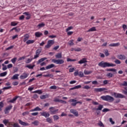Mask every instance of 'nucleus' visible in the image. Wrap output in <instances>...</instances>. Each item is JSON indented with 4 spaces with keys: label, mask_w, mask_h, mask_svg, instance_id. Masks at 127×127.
Here are the masks:
<instances>
[{
    "label": "nucleus",
    "mask_w": 127,
    "mask_h": 127,
    "mask_svg": "<svg viewBox=\"0 0 127 127\" xmlns=\"http://www.w3.org/2000/svg\"><path fill=\"white\" fill-rule=\"evenodd\" d=\"M98 66H99V67H102V68H106V67H116V64H110L108 62L102 61L98 64Z\"/></svg>",
    "instance_id": "1"
},
{
    "label": "nucleus",
    "mask_w": 127,
    "mask_h": 127,
    "mask_svg": "<svg viewBox=\"0 0 127 127\" xmlns=\"http://www.w3.org/2000/svg\"><path fill=\"white\" fill-rule=\"evenodd\" d=\"M101 99H102L104 101H107V102H114V97L110 95L101 96Z\"/></svg>",
    "instance_id": "2"
},
{
    "label": "nucleus",
    "mask_w": 127,
    "mask_h": 127,
    "mask_svg": "<svg viewBox=\"0 0 127 127\" xmlns=\"http://www.w3.org/2000/svg\"><path fill=\"white\" fill-rule=\"evenodd\" d=\"M52 62H53V63H56V64H63L64 63V61L63 60H56V59H53L52 60Z\"/></svg>",
    "instance_id": "3"
},
{
    "label": "nucleus",
    "mask_w": 127,
    "mask_h": 127,
    "mask_svg": "<svg viewBox=\"0 0 127 127\" xmlns=\"http://www.w3.org/2000/svg\"><path fill=\"white\" fill-rule=\"evenodd\" d=\"M54 44V40H49L48 41L47 45L45 46V48H50Z\"/></svg>",
    "instance_id": "4"
},
{
    "label": "nucleus",
    "mask_w": 127,
    "mask_h": 127,
    "mask_svg": "<svg viewBox=\"0 0 127 127\" xmlns=\"http://www.w3.org/2000/svg\"><path fill=\"white\" fill-rule=\"evenodd\" d=\"M41 51H42V50L41 49H39L36 51V55L34 56V59H37V58H38L39 57V55H40V53H41Z\"/></svg>",
    "instance_id": "5"
},
{
    "label": "nucleus",
    "mask_w": 127,
    "mask_h": 127,
    "mask_svg": "<svg viewBox=\"0 0 127 127\" xmlns=\"http://www.w3.org/2000/svg\"><path fill=\"white\" fill-rule=\"evenodd\" d=\"M49 110L51 112V114L52 115H55V114H56V113H57V112H58V109H56L55 110V108L53 107H51L49 108Z\"/></svg>",
    "instance_id": "6"
},
{
    "label": "nucleus",
    "mask_w": 127,
    "mask_h": 127,
    "mask_svg": "<svg viewBox=\"0 0 127 127\" xmlns=\"http://www.w3.org/2000/svg\"><path fill=\"white\" fill-rule=\"evenodd\" d=\"M69 103H73L71 104V106H73V107H75V106L77 105V100H75L74 99H71L68 101Z\"/></svg>",
    "instance_id": "7"
},
{
    "label": "nucleus",
    "mask_w": 127,
    "mask_h": 127,
    "mask_svg": "<svg viewBox=\"0 0 127 127\" xmlns=\"http://www.w3.org/2000/svg\"><path fill=\"white\" fill-rule=\"evenodd\" d=\"M12 108V106L10 105L5 108V109L4 111L5 115H6L7 114H8L9 113V111H10V110H11Z\"/></svg>",
    "instance_id": "8"
},
{
    "label": "nucleus",
    "mask_w": 127,
    "mask_h": 127,
    "mask_svg": "<svg viewBox=\"0 0 127 127\" xmlns=\"http://www.w3.org/2000/svg\"><path fill=\"white\" fill-rule=\"evenodd\" d=\"M108 90L106 88H95L94 89L95 92H103V91H107Z\"/></svg>",
    "instance_id": "9"
},
{
    "label": "nucleus",
    "mask_w": 127,
    "mask_h": 127,
    "mask_svg": "<svg viewBox=\"0 0 127 127\" xmlns=\"http://www.w3.org/2000/svg\"><path fill=\"white\" fill-rule=\"evenodd\" d=\"M117 58L118 59H120V60H125L126 59V56L124 55H119L117 56Z\"/></svg>",
    "instance_id": "10"
},
{
    "label": "nucleus",
    "mask_w": 127,
    "mask_h": 127,
    "mask_svg": "<svg viewBox=\"0 0 127 127\" xmlns=\"http://www.w3.org/2000/svg\"><path fill=\"white\" fill-rule=\"evenodd\" d=\"M18 122H19V124H20V125H21V126H29V124L27 123H25L21 121V120H18Z\"/></svg>",
    "instance_id": "11"
},
{
    "label": "nucleus",
    "mask_w": 127,
    "mask_h": 127,
    "mask_svg": "<svg viewBox=\"0 0 127 127\" xmlns=\"http://www.w3.org/2000/svg\"><path fill=\"white\" fill-rule=\"evenodd\" d=\"M70 113L71 114H73L75 117H78L79 116V114L78 113V111H77L76 110L71 109L70 110Z\"/></svg>",
    "instance_id": "12"
},
{
    "label": "nucleus",
    "mask_w": 127,
    "mask_h": 127,
    "mask_svg": "<svg viewBox=\"0 0 127 127\" xmlns=\"http://www.w3.org/2000/svg\"><path fill=\"white\" fill-rule=\"evenodd\" d=\"M28 75H29V74L24 72L23 73L22 75H20V78L22 79H26V78H27V77H28Z\"/></svg>",
    "instance_id": "13"
},
{
    "label": "nucleus",
    "mask_w": 127,
    "mask_h": 127,
    "mask_svg": "<svg viewBox=\"0 0 127 127\" xmlns=\"http://www.w3.org/2000/svg\"><path fill=\"white\" fill-rule=\"evenodd\" d=\"M107 72H114V74H117V69L114 68H107L106 69Z\"/></svg>",
    "instance_id": "14"
},
{
    "label": "nucleus",
    "mask_w": 127,
    "mask_h": 127,
    "mask_svg": "<svg viewBox=\"0 0 127 127\" xmlns=\"http://www.w3.org/2000/svg\"><path fill=\"white\" fill-rule=\"evenodd\" d=\"M41 116H42L43 117H45V118H48L50 116V114L49 113L45 112L43 113H41Z\"/></svg>",
    "instance_id": "15"
},
{
    "label": "nucleus",
    "mask_w": 127,
    "mask_h": 127,
    "mask_svg": "<svg viewBox=\"0 0 127 127\" xmlns=\"http://www.w3.org/2000/svg\"><path fill=\"white\" fill-rule=\"evenodd\" d=\"M114 96L116 98H125V96H124L121 94H118V93H114Z\"/></svg>",
    "instance_id": "16"
},
{
    "label": "nucleus",
    "mask_w": 127,
    "mask_h": 127,
    "mask_svg": "<svg viewBox=\"0 0 127 127\" xmlns=\"http://www.w3.org/2000/svg\"><path fill=\"white\" fill-rule=\"evenodd\" d=\"M120 43H113L109 45V46L110 47H118V46H120Z\"/></svg>",
    "instance_id": "17"
},
{
    "label": "nucleus",
    "mask_w": 127,
    "mask_h": 127,
    "mask_svg": "<svg viewBox=\"0 0 127 127\" xmlns=\"http://www.w3.org/2000/svg\"><path fill=\"white\" fill-rule=\"evenodd\" d=\"M87 59L83 58L82 60L78 62L79 64H83L84 63H87Z\"/></svg>",
    "instance_id": "18"
},
{
    "label": "nucleus",
    "mask_w": 127,
    "mask_h": 127,
    "mask_svg": "<svg viewBox=\"0 0 127 127\" xmlns=\"http://www.w3.org/2000/svg\"><path fill=\"white\" fill-rule=\"evenodd\" d=\"M54 67H55V65L54 64H49V65H47L46 67V69L47 70H48L49 69H51V68H54Z\"/></svg>",
    "instance_id": "19"
},
{
    "label": "nucleus",
    "mask_w": 127,
    "mask_h": 127,
    "mask_svg": "<svg viewBox=\"0 0 127 127\" xmlns=\"http://www.w3.org/2000/svg\"><path fill=\"white\" fill-rule=\"evenodd\" d=\"M45 26V24L44 23H41L39 24L37 26V27L38 28V29H40V28L42 27H44Z\"/></svg>",
    "instance_id": "20"
},
{
    "label": "nucleus",
    "mask_w": 127,
    "mask_h": 127,
    "mask_svg": "<svg viewBox=\"0 0 127 127\" xmlns=\"http://www.w3.org/2000/svg\"><path fill=\"white\" fill-rule=\"evenodd\" d=\"M29 38V35L27 34L24 36L23 42H26L27 40H28Z\"/></svg>",
    "instance_id": "21"
},
{
    "label": "nucleus",
    "mask_w": 127,
    "mask_h": 127,
    "mask_svg": "<svg viewBox=\"0 0 127 127\" xmlns=\"http://www.w3.org/2000/svg\"><path fill=\"white\" fill-rule=\"evenodd\" d=\"M47 59V58H43L42 59H40L38 62L37 63V64H40V63H41L42 62H43V61H45V60H46Z\"/></svg>",
    "instance_id": "22"
},
{
    "label": "nucleus",
    "mask_w": 127,
    "mask_h": 127,
    "mask_svg": "<svg viewBox=\"0 0 127 127\" xmlns=\"http://www.w3.org/2000/svg\"><path fill=\"white\" fill-rule=\"evenodd\" d=\"M81 85H76L75 86H74V87H72L71 88H70V90H76V89H80V88H81Z\"/></svg>",
    "instance_id": "23"
},
{
    "label": "nucleus",
    "mask_w": 127,
    "mask_h": 127,
    "mask_svg": "<svg viewBox=\"0 0 127 127\" xmlns=\"http://www.w3.org/2000/svg\"><path fill=\"white\" fill-rule=\"evenodd\" d=\"M18 76H19V74H15L11 77V79L12 80H17L18 79Z\"/></svg>",
    "instance_id": "24"
},
{
    "label": "nucleus",
    "mask_w": 127,
    "mask_h": 127,
    "mask_svg": "<svg viewBox=\"0 0 127 127\" xmlns=\"http://www.w3.org/2000/svg\"><path fill=\"white\" fill-rule=\"evenodd\" d=\"M104 108L103 105L99 104L98 108L96 109V111H102V109Z\"/></svg>",
    "instance_id": "25"
},
{
    "label": "nucleus",
    "mask_w": 127,
    "mask_h": 127,
    "mask_svg": "<svg viewBox=\"0 0 127 127\" xmlns=\"http://www.w3.org/2000/svg\"><path fill=\"white\" fill-rule=\"evenodd\" d=\"M106 76L108 77V78H112L114 77V74L112 72H108Z\"/></svg>",
    "instance_id": "26"
},
{
    "label": "nucleus",
    "mask_w": 127,
    "mask_h": 127,
    "mask_svg": "<svg viewBox=\"0 0 127 127\" xmlns=\"http://www.w3.org/2000/svg\"><path fill=\"white\" fill-rule=\"evenodd\" d=\"M35 35L36 37H40V36L42 35V33L39 32H37L35 33Z\"/></svg>",
    "instance_id": "27"
},
{
    "label": "nucleus",
    "mask_w": 127,
    "mask_h": 127,
    "mask_svg": "<svg viewBox=\"0 0 127 127\" xmlns=\"http://www.w3.org/2000/svg\"><path fill=\"white\" fill-rule=\"evenodd\" d=\"M26 44H32V43H34V40H28L26 42Z\"/></svg>",
    "instance_id": "28"
},
{
    "label": "nucleus",
    "mask_w": 127,
    "mask_h": 127,
    "mask_svg": "<svg viewBox=\"0 0 127 127\" xmlns=\"http://www.w3.org/2000/svg\"><path fill=\"white\" fill-rule=\"evenodd\" d=\"M97 30L96 29L95 27H93L89 29L88 31H87V32H91V31H96Z\"/></svg>",
    "instance_id": "29"
},
{
    "label": "nucleus",
    "mask_w": 127,
    "mask_h": 127,
    "mask_svg": "<svg viewBox=\"0 0 127 127\" xmlns=\"http://www.w3.org/2000/svg\"><path fill=\"white\" fill-rule=\"evenodd\" d=\"M56 58H58L59 59H60L61 58H62V54L61 53H58L56 55Z\"/></svg>",
    "instance_id": "30"
},
{
    "label": "nucleus",
    "mask_w": 127,
    "mask_h": 127,
    "mask_svg": "<svg viewBox=\"0 0 127 127\" xmlns=\"http://www.w3.org/2000/svg\"><path fill=\"white\" fill-rule=\"evenodd\" d=\"M7 74V72L6 71L2 72L0 73V77H4V76H6Z\"/></svg>",
    "instance_id": "31"
},
{
    "label": "nucleus",
    "mask_w": 127,
    "mask_h": 127,
    "mask_svg": "<svg viewBox=\"0 0 127 127\" xmlns=\"http://www.w3.org/2000/svg\"><path fill=\"white\" fill-rule=\"evenodd\" d=\"M36 111H41V109L39 108L38 107H37L35 109L31 110V112H36Z\"/></svg>",
    "instance_id": "32"
},
{
    "label": "nucleus",
    "mask_w": 127,
    "mask_h": 127,
    "mask_svg": "<svg viewBox=\"0 0 127 127\" xmlns=\"http://www.w3.org/2000/svg\"><path fill=\"white\" fill-rule=\"evenodd\" d=\"M17 98H18V97H14L12 100H10L9 102L10 103H14V102H15L16 101V100H17Z\"/></svg>",
    "instance_id": "33"
},
{
    "label": "nucleus",
    "mask_w": 127,
    "mask_h": 127,
    "mask_svg": "<svg viewBox=\"0 0 127 127\" xmlns=\"http://www.w3.org/2000/svg\"><path fill=\"white\" fill-rule=\"evenodd\" d=\"M35 66V65H31V64H29V65H26V67L27 68H29V69H33Z\"/></svg>",
    "instance_id": "34"
},
{
    "label": "nucleus",
    "mask_w": 127,
    "mask_h": 127,
    "mask_svg": "<svg viewBox=\"0 0 127 127\" xmlns=\"http://www.w3.org/2000/svg\"><path fill=\"white\" fill-rule=\"evenodd\" d=\"M9 122V121H8V120L6 119L4 120L2 122L3 124H4V125H5V126H6V125H7V124H8Z\"/></svg>",
    "instance_id": "35"
},
{
    "label": "nucleus",
    "mask_w": 127,
    "mask_h": 127,
    "mask_svg": "<svg viewBox=\"0 0 127 127\" xmlns=\"http://www.w3.org/2000/svg\"><path fill=\"white\" fill-rule=\"evenodd\" d=\"M32 125H34V126H38V125H39V122L35 121L34 122H32Z\"/></svg>",
    "instance_id": "36"
},
{
    "label": "nucleus",
    "mask_w": 127,
    "mask_h": 127,
    "mask_svg": "<svg viewBox=\"0 0 127 127\" xmlns=\"http://www.w3.org/2000/svg\"><path fill=\"white\" fill-rule=\"evenodd\" d=\"M68 44H69V45H74V40H70L68 43Z\"/></svg>",
    "instance_id": "37"
},
{
    "label": "nucleus",
    "mask_w": 127,
    "mask_h": 127,
    "mask_svg": "<svg viewBox=\"0 0 127 127\" xmlns=\"http://www.w3.org/2000/svg\"><path fill=\"white\" fill-rule=\"evenodd\" d=\"M53 118L54 121H58V120H59V116L57 115H55L53 116Z\"/></svg>",
    "instance_id": "38"
},
{
    "label": "nucleus",
    "mask_w": 127,
    "mask_h": 127,
    "mask_svg": "<svg viewBox=\"0 0 127 127\" xmlns=\"http://www.w3.org/2000/svg\"><path fill=\"white\" fill-rule=\"evenodd\" d=\"M46 121L48 123H49V124H52V119H51L50 118H47Z\"/></svg>",
    "instance_id": "39"
},
{
    "label": "nucleus",
    "mask_w": 127,
    "mask_h": 127,
    "mask_svg": "<svg viewBox=\"0 0 127 127\" xmlns=\"http://www.w3.org/2000/svg\"><path fill=\"white\" fill-rule=\"evenodd\" d=\"M44 77H50V78H52L53 77V74H45L43 75Z\"/></svg>",
    "instance_id": "40"
},
{
    "label": "nucleus",
    "mask_w": 127,
    "mask_h": 127,
    "mask_svg": "<svg viewBox=\"0 0 127 127\" xmlns=\"http://www.w3.org/2000/svg\"><path fill=\"white\" fill-rule=\"evenodd\" d=\"M33 93H37L38 94L41 95L42 94V91H41V90H36L34 91Z\"/></svg>",
    "instance_id": "41"
},
{
    "label": "nucleus",
    "mask_w": 127,
    "mask_h": 127,
    "mask_svg": "<svg viewBox=\"0 0 127 127\" xmlns=\"http://www.w3.org/2000/svg\"><path fill=\"white\" fill-rule=\"evenodd\" d=\"M98 125V126H99V127H105V126L104 125V124H103V123L101 121H100L99 122Z\"/></svg>",
    "instance_id": "42"
},
{
    "label": "nucleus",
    "mask_w": 127,
    "mask_h": 127,
    "mask_svg": "<svg viewBox=\"0 0 127 127\" xmlns=\"http://www.w3.org/2000/svg\"><path fill=\"white\" fill-rule=\"evenodd\" d=\"M116 64H121V62L119 60L116 59L114 61Z\"/></svg>",
    "instance_id": "43"
},
{
    "label": "nucleus",
    "mask_w": 127,
    "mask_h": 127,
    "mask_svg": "<svg viewBox=\"0 0 127 127\" xmlns=\"http://www.w3.org/2000/svg\"><path fill=\"white\" fill-rule=\"evenodd\" d=\"M17 59L16 58H14L13 59H12L11 61L12 62V63H13V64H14L15 63V62H16V60Z\"/></svg>",
    "instance_id": "44"
},
{
    "label": "nucleus",
    "mask_w": 127,
    "mask_h": 127,
    "mask_svg": "<svg viewBox=\"0 0 127 127\" xmlns=\"http://www.w3.org/2000/svg\"><path fill=\"white\" fill-rule=\"evenodd\" d=\"M103 113H107V112H110V109L108 108H105L102 110Z\"/></svg>",
    "instance_id": "45"
},
{
    "label": "nucleus",
    "mask_w": 127,
    "mask_h": 127,
    "mask_svg": "<svg viewBox=\"0 0 127 127\" xmlns=\"http://www.w3.org/2000/svg\"><path fill=\"white\" fill-rule=\"evenodd\" d=\"M104 54L106 56H109V55H110V54L109 53V51L107 50H105Z\"/></svg>",
    "instance_id": "46"
},
{
    "label": "nucleus",
    "mask_w": 127,
    "mask_h": 127,
    "mask_svg": "<svg viewBox=\"0 0 127 127\" xmlns=\"http://www.w3.org/2000/svg\"><path fill=\"white\" fill-rule=\"evenodd\" d=\"M84 73L85 75H89L91 74L92 72L91 71H88V70H84Z\"/></svg>",
    "instance_id": "47"
},
{
    "label": "nucleus",
    "mask_w": 127,
    "mask_h": 127,
    "mask_svg": "<svg viewBox=\"0 0 127 127\" xmlns=\"http://www.w3.org/2000/svg\"><path fill=\"white\" fill-rule=\"evenodd\" d=\"M50 89L51 90H56L57 89V86H52L50 87Z\"/></svg>",
    "instance_id": "48"
},
{
    "label": "nucleus",
    "mask_w": 127,
    "mask_h": 127,
    "mask_svg": "<svg viewBox=\"0 0 127 127\" xmlns=\"http://www.w3.org/2000/svg\"><path fill=\"white\" fill-rule=\"evenodd\" d=\"M3 108V103L2 102H0V111H1V108Z\"/></svg>",
    "instance_id": "49"
},
{
    "label": "nucleus",
    "mask_w": 127,
    "mask_h": 127,
    "mask_svg": "<svg viewBox=\"0 0 127 127\" xmlns=\"http://www.w3.org/2000/svg\"><path fill=\"white\" fill-rule=\"evenodd\" d=\"M74 61H76V60H72V59H67V62H74Z\"/></svg>",
    "instance_id": "50"
},
{
    "label": "nucleus",
    "mask_w": 127,
    "mask_h": 127,
    "mask_svg": "<svg viewBox=\"0 0 127 127\" xmlns=\"http://www.w3.org/2000/svg\"><path fill=\"white\" fill-rule=\"evenodd\" d=\"M78 76L79 77H84V73L80 71L78 73Z\"/></svg>",
    "instance_id": "51"
},
{
    "label": "nucleus",
    "mask_w": 127,
    "mask_h": 127,
    "mask_svg": "<svg viewBox=\"0 0 127 127\" xmlns=\"http://www.w3.org/2000/svg\"><path fill=\"white\" fill-rule=\"evenodd\" d=\"M17 24V23H15V22H11V26H16Z\"/></svg>",
    "instance_id": "52"
},
{
    "label": "nucleus",
    "mask_w": 127,
    "mask_h": 127,
    "mask_svg": "<svg viewBox=\"0 0 127 127\" xmlns=\"http://www.w3.org/2000/svg\"><path fill=\"white\" fill-rule=\"evenodd\" d=\"M73 28L72 26H70L69 27H68L67 29H66V32H68V31H69V30H71V29H72Z\"/></svg>",
    "instance_id": "53"
},
{
    "label": "nucleus",
    "mask_w": 127,
    "mask_h": 127,
    "mask_svg": "<svg viewBox=\"0 0 127 127\" xmlns=\"http://www.w3.org/2000/svg\"><path fill=\"white\" fill-rule=\"evenodd\" d=\"M14 30L16 32H19L20 31V29L17 28V27H14Z\"/></svg>",
    "instance_id": "54"
},
{
    "label": "nucleus",
    "mask_w": 127,
    "mask_h": 127,
    "mask_svg": "<svg viewBox=\"0 0 127 127\" xmlns=\"http://www.w3.org/2000/svg\"><path fill=\"white\" fill-rule=\"evenodd\" d=\"M74 71H75V67L70 68L69 69V72H74Z\"/></svg>",
    "instance_id": "55"
},
{
    "label": "nucleus",
    "mask_w": 127,
    "mask_h": 127,
    "mask_svg": "<svg viewBox=\"0 0 127 127\" xmlns=\"http://www.w3.org/2000/svg\"><path fill=\"white\" fill-rule=\"evenodd\" d=\"M91 87L88 85H85L83 89H86V90H89V89H90Z\"/></svg>",
    "instance_id": "56"
},
{
    "label": "nucleus",
    "mask_w": 127,
    "mask_h": 127,
    "mask_svg": "<svg viewBox=\"0 0 127 127\" xmlns=\"http://www.w3.org/2000/svg\"><path fill=\"white\" fill-rule=\"evenodd\" d=\"M25 59V57H22L19 58L18 61H21V60H24Z\"/></svg>",
    "instance_id": "57"
},
{
    "label": "nucleus",
    "mask_w": 127,
    "mask_h": 127,
    "mask_svg": "<svg viewBox=\"0 0 127 127\" xmlns=\"http://www.w3.org/2000/svg\"><path fill=\"white\" fill-rule=\"evenodd\" d=\"M121 86H127V81H124L121 83Z\"/></svg>",
    "instance_id": "58"
},
{
    "label": "nucleus",
    "mask_w": 127,
    "mask_h": 127,
    "mask_svg": "<svg viewBox=\"0 0 127 127\" xmlns=\"http://www.w3.org/2000/svg\"><path fill=\"white\" fill-rule=\"evenodd\" d=\"M13 127H20V126L17 123H15L13 125Z\"/></svg>",
    "instance_id": "59"
},
{
    "label": "nucleus",
    "mask_w": 127,
    "mask_h": 127,
    "mask_svg": "<svg viewBox=\"0 0 127 127\" xmlns=\"http://www.w3.org/2000/svg\"><path fill=\"white\" fill-rule=\"evenodd\" d=\"M123 28L124 31H125V30H126V29H127V25L123 24Z\"/></svg>",
    "instance_id": "60"
},
{
    "label": "nucleus",
    "mask_w": 127,
    "mask_h": 127,
    "mask_svg": "<svg viewBox=\"0 0 127 127\" xmlns=\"http://www.w3.org/2000/svg\"><path fill=\"white\" fill-rule=\"evenodd\" d=\"M40 99L42 100H44V99H46V95H41L40 96Z\"/></svg>",
    "instance_id": "61"
},
{
    "label": "nucleus",
    "mask_w": 127,
    "mask_h": 127,
    "mask_svg": "<svg viewBox=\"0 0 127 127\" xmlns=\"http://www.w3.org/2000/svg\"><path fill=\"white\" fill-rule=\"evenodd\" d=\"M33 99L36 100V99H38V95L37 94H34L33 96Z\"/></svg>",
    "instance_id": "62"
},
{
    "label": "nucleus",
    "mask_w": 127,
    "mask_h": 127,
    "mask_svg": "<svg viewBox=\"0 0 127 127\" xmlns=\"http://www.w3.org/2000/svg\"><path fill=\"white\" fill-rule=\"evenodd\" d=\"M8 69H10V68H12V64H10L7 65Z\"/></svg>",
    "instance_id": "63"
},
{
    "label": "nucleus",
    "mask_w": 127,
    "mask_h": 127,
    "mask_svg": "<svg viewBox=\"0 0 127 127\" xmlns=\"http://www.w3.org/2000/svg\"><path fill=\"white\" fill-rule=\"evenodd\" d=\"M29 114V112H25L22 113L23 116H26V115H28Z\"/></svg>",
    "instance_id": "64"
}]
</instances>
